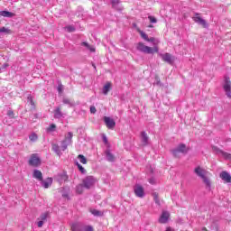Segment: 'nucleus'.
<instances>
[{
  "instance_id": "nucleus-1",
  "label": "nucleus",
  "mask_w": 231,
  "mask_h": 231,
  "mask_svg": "<svg viewBox=\"0 0 231 231\" xmlns=\"http://www.w3.org/2000/svg\"><path fill=\"white\" fill-rule=\"evenodd\" d=\"M139 33L144 41H146L147 42H152L153 47L146 46L145 44H143V42H138L136 46L138 51H142V53H147L148 55H152L160 51V49L158 48L160 41L158 39L154 37L149 38V36L143 31H139Z\"/></svg>"
},
{
  "instance_id": "nucleus-2",
  "label": "nucleus",
  "mask_w": 231,
  "mask_h": 231,
  "mask_svg": "<svg viewBox=\"0 0 231 231\" xmlns=\"http://www.w3.org/2000/svg\"><path fill=\"white\" fill-rule=\"evenodd\" d=\"M195 174L199 176V178H201L203 180V183L206 185L208 189H210L212 182L210 181V178H208V171L207 170L198 166L194 170Z\"/></svg>"
},
{
  "instance_id": "nucleus-3",
  "label": "nucleus",
  "mask_w": 231,
  "mask_h": 231,
  "mask_svg": "<svg viewBox=\"0 0 231 231\" xmlns=\"http://www.w3.org/2000/svg\"><path fill=\"white\" fill-rule=\"evenodd\" d=\"M223 89L228 98H231V81L230 78L225 77L224 78V84H223Z\"/></svg>"
},
{
  "instance_id": "nucleus-4",
  "label": "nucleus",
  "mask_w": 231,
  "mask_h": 231,
  "mask_svg": "<svg viewBox=\"0 0 231 231\" xmlns=\"http://www.w3.org/2000/svg\"><path fill=\"white\" fill-rule=\"evenodd\" d=\"M97 183V179L93 176H88L85 179H83V186L85 189H91Z\"/></svg>"
},
{
  "instance_id": "nucleus-5",
  "label": "nucleus",
  "mask_w": 231,
  "mask_h": 231,
  "mask_svg": "<svg viewBox=\"0 0 231 231\" xmlns=\"http://www.w3.org/2000/svg\"><path fill=\"white\" fill-rule=\"evenodd\" d=\"M160 57L164 62H167V64H171V66L174 64V60H176V58L168 52L160 54Z\"/></svg>"
},
{
  "instance_id": "nucleus-6",
  "label": "nucleus",
  "mask_w": 231,
  "mask_h": 231,
  "mask_svg": "<svg viewBox=\"0 0 231 231\" xmlns=\"http://www.w3.org/2000/svg\"><path fill=\"white\" fill-rule=\"evenodd\" d=\"M134 192L137 198H143L145 196V190L140 184H135L134 187Z\"/></svg>"
},
{
  "instance_id": "nucleus-7",
  "label": "nucleus",
  "mask_w": 231,
  "mask_h": 231,
  "mask_svg": "<svg viewBox=\"0 0 231 231\" xmlns=\"http://www.w3.org/2000/svg\"><path fill=\"white\" fill-rule=\"evenodd\" d=\"M29 165H32V167H39V165H41V159L37 156V154H32L31 156Z\"/></svg>"
},
{
  "instance_id": "nucleus-8",
  "label": "nucleus",
  "mask_w": 231,
  "mask_h": 231,
  "mask_svg": "<svg viewBox=\"0 0 231 231\" xmlns=\"http://www.w3.org/2000/svg\"><path fill=\"white\" fill-rule=\"evenodd\" d=\"M193 21L197 23V24H200L203 28H208L207 21H205L203 18L200 17L199 14H196L193 16Z\"/></svg>"
},
{
  "instance_id": "nucleus-9",
  "label": "nucleus",
  "mask_w": 231,
  "mask_h": 231,
  "mask_svg": "<svg viewBox=\"0 0 231 231\" xmlns=\"http://www.w3.org/2000/svg\"><path fill=\"white\" fill-rule=\"evenodd\" d=\"M104 122H105L107 129H115V126L116 125V123L111 117L105 116Z\"/></svg>"
},
{
  "instance_id": "nucleus-10",
  "label": "nucleus",
  "mask_w": 231,
  "mask_h": 231,
  "mask_svg": "<svg viewBox=\"0 0 231 231\" xmlns=\"http://www.w3.org/2000/svg\"><path fill=\"white\" fill-rule=\"evenodd\" d=\"M187 151H189V149L187 148V146L185 144H180L177 149L172 150L171 152L173 154V156H178V152H187Z\"/></svg>"
},
{
  "instance_id": "nucleus-11",
  "label": "nucleus",
  "mask_w": 231,
  "mask_h": 231,
  "mask_svg": "<svg viewBox=\"0 0 231 231\" xmlns=\"http://www.w3.org/2000/svg\"><path fill=\"white\" fill-rule=\"evenodd\" d=\"M169 217H171V213L168 211H162L160 218H159V223L165 224L169 221Z\"/></svg>"
},
{
  "instance_id": "nucleus-12",
  "label": "nucleus",
  "mask_w": 231,
  "mask_h": 231,
  "mask_svg": "<svg viewBox=\"0 0 231 231\" xmlns=\"http://www.w3.org/2000/svg\"><path fill=\"white\" fill-rule=\"evenodd\" d=\"M51 183H53V179L47 178L46 180H42L41 184L44 189H50L51 187Z\"/></svg>"
},
{
  "instance_id": "nucleus-13",
  "label": "nucleus",
  "mask_w": 231,
  "mask_h": 231,
  "mask_svg": "<svg viewBox=\"0 0 231 231\" xmlns=\"http://www.w3.org/2000/svg\"><path fill=\"white\" fill-rule=\"evenodd\" d=\"M220 178L223 180V181H226V183H231V176L226 171H222L220 173Z\"/></svg>"
},
{
  "instance_id": "nucleus-14",
  "label": "nucleus",
  "mask_w": 231,
  "mask_h": 231,
  "mask_svg": "<svg viewBox=\"0 0 231 231\" xmlns=\"http://www.w3.org/2000/svg\"><path fill=\"white\" fill-rule=\"evenodd\" d=\"M32 178H35V180H38V181H42V172L39 170H34Z\"/></svg>"
},
{
  "instance_id": "nucleus-15",
  "label": "nucleus",
  "mask_w": 231,
  "mask_h": 231,
  "mask_svg": "<svg viewBox=\"0 0 231 231\" xmlns=\"http://www.w3.org/2000/svg\"><path fill=\"white\" fill-rule=\"evenodd\" d=\"M71 231H82V224L80 223H73L70 226Z\"/></svg>"
},
{
  "instance_id": "nucleus-16",
  "label": "nucleus",
  "mask_w": 231,
  "mask_h": 231,
  "mask_svg": "<svg viewBox=\"0 0 231 231\" xmlns=\"http://www.w3.org/2000/svg\"><path fill=\"white\" fill-rule=\"evenodd\" d=\"M141 140L143 144L147 145L149 143V136H147V133L142 132L141 133Z\"/></svg>"
},
{
  "instance_id": "nucleus-17",
  "label": "nucleus",
  "mask_w": 231,
  "mask_h": 231,
  "mask_svg": "<svg viewBox=\"0 0 231 231\" xmlns=\"http://www.w3.org/2000/svg\"><path fill=\"white\" fill-rule=\"evenodd\" d=\"M111 83L107 82L104 87H103V95H107L109 91H111Z\"/></svg>"
},
{
  "instance_id": "nucleus-18",
  "label": "nucleus",
  "mask_w": 231,
  "mask_h": 231,
  "mask_svg": "<svg viewBox=\"0 0 231 231\" xmlns=\"http://www.w3.org/2000/svg\"><path fill=\"white\" fill-rule=\"evenodd\" d=\"M107 162H115V155L109 150L105 152Z\"/></svg>"
},
{
  "instance_id": "nucleus-19",
  "label": "nucleus",
  "mask_w": 231,
  "mask_h": 231,
  "mask_svg": "<svg viewBox=\"0 0 231 231\" xmlns=\"http://www.w3.org/2000/svg\"><path fill=\"white\" fill-rule=\"evenodd\" d=\"M0 15L2 17H14L15 14L9 12V11H1Z\"/></svg>"
},
{
  "instance_id": "nucleus-20",
  "label": "nucleus",
  "mask_w": 231,
  "mask_h": 231,
  "mask_svg": "<svg viewBox=\"0 0 231 231\" xmlns=\"http://www.w3.org/2000/svg\"><path fill=\"white\" fill-rule=\"evenodd\" d=\"M54 118H62V112L60 111V107H58L54 110Z\"/></svg>"
},
{
  "instance_id": "nucleus-21",
  "label": "nucleus",
  "mask_w": 231,
  "mask_h": 231,
  "mask_svg": "<svg viewBox=\"0 0 231 231\" xmlns=\"http://www.w3.org/2000/svg\"><path fill=\"white\" fill-rule=\"evenodd\" d=\"M73 138V133L69 132L66 135H65V142H68V143H71V139Z\"/></svg>"
},
{
  "instance_id": "nucleus-22",
  "label": "nucleus",
  "mask_w": 231,
  "mask_h": 231,
  "mask_svg": "<svg viewBox=\"0 0 231 231\" xmlns=\"http://www.w3.org/2000/svg\"><path fill=\"white\" fill-rule=\"evenodd\" d=\"M112 6L116 8V10H122V8H118V5H120V0H112Z\"/></svg>"
},
{
  "instance_id": "nucleus-23",
  "label": "nucleus",
  "mask_w": 231,
  "mask_h": 231,
  "mask_svg": "<svg viewBox=\"0 0 231 231\" xmlns=\"http://www.w3.org/2000/svg\"><path fill=\"white\" fill-rule=\"evenodd\" d=\"M29 139L31 142H37V140L39 139V136L37 135V134L32 133L29 135Z\"/></svg>"
},
{
  "instance_id": "nucleus-24",
  "label": "nucleus",
  "mask_w": 231,
  "mask_h": 231,
  "mask_svg": "<svg viewBox=\"0 0 231 231\" xmlns=\"http://www.w3.org/2000/svg\"><path fill=\"white\" fill-rule=\"evenodd\" d=\"M48 216H49V213L48 212H45V213H42L40 217L38 218V220L40 221H46V219H48Z\"/></svg>"
},
{
  "instance_id": "nucleus-25",
  "label": "nucleus",
  "mask_w": 231,
  "mask_h": 231,
  "mask_svg": "<svg viewBox=\"0 0 231 231\" xmlns=\"http://www.w3.org/2000/svg\"><path fill=\"white\" fill-rule=\"evenodd\" d=\"M82 46H85V48H88L90 51H95V47L92 45H89L88 42H84L81 43Z\"/></svg>"
},
{
  "instance_id": "nucleus-26",
  "label": "nucleus",
  "mask_w": 231,
  "mask_h": 231,
  "mask_svg": "<svg viewBox=\"0 0 231 231\" xmlns=\"http://www.w3.org/2000/svg\"><path fill=\"white\" fill-rule=\"evenodd\" d=\"M78 159L79 160L80 163H83L84 165H86V163H88V160L82 154H79L78 156Z\"/></svg>"
},
{
  "instance_id": "nucleus-27",
  "label": "nucleus",
  "mask_w": 231,
  "mask_h": 231,
  "mask_svg": "<svg viewBox=\"0 0 231 231\" xmlns=\"http://www.w3.org/2000/svg\"><path fill=\"white\" fill-rule=\"evenodd\" d=\"M76 192L77 194H82L84 192V186L82 184H79L76 187Z\"/></svg>"
},
{
  "instance_id": "nucleus-28",
  "label": "nucleus",
  "mask_w": 231,
  "mask_h": 231,
  "mask_svg": "<svg viewBox=\"0 0 231 231\" xmlns=\"http://www.w3.org/2000/svg\"><path fill=\"white\" fill-rule=\"evenodd\" d=\"M52 151H54V152H56V154H58V156L60 155V150L59 149L58 144H52Z\"/></svg>"
},
{
  "instance_id": "nucleus-29",
  "label": "nucleus",
  "mask_w": 231,
  "mask_h": 231,
  "mask_svg": "<svg viewBox=\"0 0 231 231\" xmlns=\"http://www.w3.org/2000/svg\"><path fill=\"white\" fill-rule=\"evenodd\" d=\"M91 214H93V216H103L104 213H102L101 211H98L97 209H90Z\"/></svg>"
},
{
  "instance_id": "nucleus-30",
  "label": "nucleus",
  "mask_w": 231,
  "mask_h": 231,
  "mask_svg": "<svg viewBox=\"0 0 231 231\" xmlns=\"http://www.w3.org/2000/svg\"><path fill=\"white\" fill-rule=\"evenodd\" d=\"M66 32H69V33L75 32V26L73 25H67L65 27Z\"/></svg>"
},
{
  "instance_id": "nucleus-31",
  "label": "nucleus",
  "mask_w": 231,
  "mask_h": 231,
  "mask_svg": "<svg viewBox=\"0 0 231 231\" xmlns=\"http://www.w3.org/2000/svg\"><path fill=\"white\" fill-rule=\"evenodd\" d=\"M0 33H12V31L10 29H7L5 27L0 28Z\"/></svg>"
},
{
  "instance_id": "nucleus-32",
  "label": "nucleus",
  "mask_w": 231,
  "mask_h": 231,
  "mask_svg": "<svg viewBox=\"0 0 231 231\" xmlns=\"http://www.w3.org/2000/svg\"><path fill=\"white\" fill-rule=\"evenodd\" d=\"M55 129H57V125H51L48 128H47V131L48 133H53L55 131Z\"/></svg>"
},
{
  "instance_id": "nucleus-33",
  "label": "nucleus",
  "mask_w": 231,
  "mask_h": 231,
  "mask_svg": "<svg viewBox=\"0 0 231 231\" xmlns=\"http://www.w3.org/2000/svg\"><path fill=\"white\" fill-rule=\"evenodd\" d=\"M79 171H81V174H86V169H84V167H82V165H80L79 162L76 163Z\"/></svg>"
},
{
  "instance_id": "nucleus-34",
  "label": "nucleus",
  "mask_w": 231,
  "mask_h": 231,
  "mask_svg": "<svg viewBox=\"0 0 231 231\" xmlns=\"http://www.w3.org/2000/svg\"><path fill=\"white\" fill-rule=\"evenodd\" d=\"M81 231H93V227L91 226L82 225V230Z\"/></svg>"
},
{
  "instance_id": "nucleus-35",
  "label": "nucleus",
  "mask_w": 231,
  "mask_h": 231,
  "mask_svg": "<svg viewBox=\"0 0 231 231\" xmlns=\"http://www.w3.org/2000/svg\"><path fill=\"white\" fill-rule=\"evenodd\" d=\"M153 199L157 205H160V199L158 198V193L152 194Z\"/></svg>"
},
{
  "instance_id": "nucleus-36",
  "label": "nucleus",
  "mask_w": 231,
  "mask_h": 231,
  "mask_svg": "<svg viewBox=\"0 0 231 231\" xmlns=\"http://www.w3.org/2000/svg\"><path fill=\"white\" fill-rule=\"evenodd\" d=\"M148 19H149L150 23H158V20L154 16H148Z\"/></svg>"
},
{
  "instance_id": "nucleus-37",
  "label": "nucleus",
  "mask_w": 231,
  "mask_h": 231,
  "mask_svg": "<svg viewBox=\"0 0 231 231\" xmlns=\"http://www.w3.org/2000/svg\"><path fill=\"white\" fill-rule=\"evenodd\" d=\"M66 142H68V141H63L62 142V144H61V149H62V151H66L67 149H68V144H66Z\"/></svg>"
},
{
  "instance_id": "nucleus-38",
  "label": "nucleus",
  "mask_w": 231,
  "mask_h": 231,
  "mask_svg": "<svg viewBox=\"0 0 231 231\" xmlns=\"http://www.w3.org/2000/svg\"><path fill=\"white\" fill-rule=\"evenodd\" d=\"M28 102H30L31 106H35V103L33 102V97L32 96H29L27 97Z\"/></svg>"
},
{
  "instance_id": "nucleus-39",
  "label": "nucleus",
  "mask_w": 231,
  "mask_h": 231,
  "mask_svg": "<svg viewBox=\"0 0 231 231\" xmlns=\"http://www.w3.org/2000/svg\"><path fill=\"white\" fill-rule=\"evenodd\" d=\"M43 225H44V221H42V220H39V221L37 222V226H38L39 228H42Z\"/></svg>"
},
{
  "instance_id": "nucleus-40",
  "label": "nucleus",
  "mask_w": 231,
  "mask_h": 231,
  "mask_svg": "<svg viewBox=\"0 0 231 231\" xmlns=\"http://www.w3.org/2000/svg\"><path fill=\"white\" fill-rule=\"evenodd\" d=\"M63 103H65V104H68L69 106H71V100L70 99H69V98H64L63 99Z\"/></svg>"
},
{
  "instance_id": "nucleus-41",
  "label": "nucleus",
  "mask_w": 231,
  "mask_h": 231,
  "mask_svg": "<svg viewBox=\"0 0 231 231\" xmlns=\"http://www.w3.org/2000/svg\"><path fill=\"white\" fill-rule=\"evenodd\" d=\"M7 115L10 116V118H14V111H12V110L7 111Z\"/></svg>"
},
{
  "instance_id": "nucleus-42",
  "label": "nucleus",
  "mask_w": 231,
  "mask_h": 231,
  "mask_svg": "<svg viewBox=\"0 0 231 231\" xmlns=\"http://www.w3.org/2000/svg\"><path fill=\"white\" fill-rule=\"evenodd\" d=\"M58 91H59V93H62V91H64V87L62 85H59Z\"/></svg>"
},
{
  "instance_id": "nucleus-43",
  "label": "nucleus",
  "mask_w": 231,
  "mask_h": 231,
  "mask_svg": "<svg viewBox=\"0 0 231 231\" xmlns=\"http://www.w3.org/2000/svg\"><path fill=\"white\" fill-rule=\"evenodd\" d=\"M90 113H92V115H95V113H97V108L95 106H90Z\"/></svg>"
},
{
  "instance_id": "nucleus-44",
  "label": "nucleus",
  "mask_w": 231,
  "mask_h": 231,
  "mask_svg": "<svg viewBox=\"0 0 231 231\" xmlns=\"http://www.w3.org/2000/svg\"><path fill=\"white\" fill-rule=\"evenodd\" d=\"M149 183H151V185H154V183H156V180H154V178L149 179Z\"/></svg>"
},
{
  "instance_id": "nucleus-45",
  "label": "nucleus",
  "mask_w": 231,
  "mask_h": 231,
  "mask_svg": "<svg viewBox=\"0 0 231 231\" xmlns=\"http://www.w3.org/2000/svg\"><path fill=\"white\" fill-rule=\"evenodd\" d=\"M103 142H104L105 143H107V137L103 136Z\"/></svg>"
},
{
  "instance_id": "nucleus-46",
  "label": "nucleus",
  "mask_w": 231,
  "mask_h": 231,
  "mask_svg": "<svg viewBox=\"0 0 231 231\" xmlns=\"http://www.w3.org/2000/svg\"><path fill=\"white\" fill-rule=\"evenodd\" d=\"M166 231H174V229H172L171 227H167Z\"/></svg>"
},
{
  "instance_id": "nucleus-47",
  "label": "nucleus",
  "mask_w": 231,
  "mask_h": 231,
  "mask_svg": "<svg viewBox=\"0 0 231 231\" xmlns=\"http://www.w3.org/2000/svg\"><path fill=\"white\" fill-rule=\"evenodd\" d=\"M149 28H154V25L151 24L149 25Z\"/></svg>"
}]
</instances>
